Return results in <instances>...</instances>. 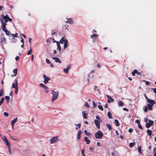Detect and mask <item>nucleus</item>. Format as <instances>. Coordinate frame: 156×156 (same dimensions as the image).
Here are the masks:
<instances>
[{"mask_svg":"<svg viewBox=\"0 0 156 156\" xmlns=\"http://www.w3.org/2000/svg\"><path fill=\"white\" fill-rule=\"evenodd\" d=\"M1 16L2 17L3 19H0V20L1 23V25H2L3 24H4L5 26L7 24L6 23L8 22V21L11 22L12 21V19L10 18L7 15H6L5 16L2 15Z\"/></svg>","mask_w":156,"mask_h":156,"instance_id":"f257e3e1","label":"nucleus"},{"mask_svg":"<svg viewBox=\"0 0 156 156\" xmlns=\"http://www.w3.org/2000/svg\"><path fill=\"white\" fill-rule=\"evenodd\" d=\"M51 94L53 96L51 99V102H53L55 100L57 99L58 97L59 92L58 91H55L54 90H51Z\"/></svg>","mask_w":156,"mask_h":156,"instance_id":"f03ea898","label":"nucleus"},{"mask_svg":"<svg viewBox=\"0 0 156 156\" xmlns=\"http://www.w3.org/2000/svg\"><path fill=\"white\" fill-rule=\"evenodd\" d=\"M103 136V133L100 130L98 131L97 132L95 133V136L96 139H101Z\"/></svg>","mask_w":156,"mask_h":156,"instance_id":"7ed1b4c3","label":"nucleus"},{"mask_svg":"<svg viewBox=\"0 0 156 156\" xmlns=\"http://www.w3.org/2000/svg\"><path fill=\"white\" fill-rule=\"evenodd\" d=\"M1 28L2 29V30L4 31L5 33V34L6 35L8 36L10 35V32L8 30L6 29V27L5 26L4 24H3L2 25H1Z\"/></svg>","mask_w":156,"mask_h":156,"instance_id":"20e7f679","label":"nucleus"},{"mask_svg":"<svg viewBox=\"0 0 156 156\" xmlns=\"http://www.w3.org/2000/svg\"><path fill=\"white\" fill-rule=\"evenodd\" d=\"M59 140L58 137L57 136L52 137L50 140L51 144H53L57 142Z\"/></svg>","mask_w":156,"mask_h":156,"instance_id":"39448f33","label":"nucleus"},{"mask_svg":"<svg viewBox=\"0 0 156 156\" xmlns=\"http://www.w3.org/2000/svg\"><path fill=\"white\" fill-rule=\"evenodd\" d=\"M0 136L2 138L3 140L5 142L7 146L9 145V143L8 141V139L6 138V137L5 136H3L1 134L0 135Z\"/></svg>","mask_w":156,"mask_h":156,"instance_id":"423d86ee","label":"nucleus"},{"mask_svg":"<svg viewBox=\"0 0 156 156\" xmlns=\"http://www.w3.org/2000/svg\"><path fill=\"white\" fill-rule=\"evenodd\" d=\"M43 77L44 79V82L45 84L48 83V81L50 80V78L48 76H46L45 74L43 75Z\"/></svg>","mask_w":156,"mask_h":156,"instance_id":"0eeeda50","label":"nucleus"},{"mask_svg":"<svg viewBox=\"0 0 156 156\" xmlns=\"http://www.w3.org/2000/svg\"><path fill=\"white\" fill-rule=\"evenodd\" d=\"M132 75L133 76L135 75V74H136L139 75L141 76L142 75V73L138 71L136 69H135L131 73Z\"/></svg>","mask_w":156,"mask_h":156,"instance_id":"6e6552de","label":"nucleus"},{"mask_svg":"<svg viewBox=\"0 0 156 156\" xmlns=\"http://www.w3.org/2000/svg\"><path fill=\"white\" fill-rule=\"evenodd\" d=\"M106 96L108 99L107 101L108 103L113 102L114 101V99L109 95H107Z\"/></svg>","mask_w":156,"mask_h":156,"instance_id":"1a4fd4ad","label":"nucleus"},{"mask_svg":"<svg viewBox=\"0 0 156 156\" xmlns=\"http://www.w3.org/2000/svg\"><path fill=\"white\" fill-rule=\"evenodd\" d=\"M95 124L97 128L99 129L100 128V123L99 121L97 119H95L94 121Z\"/></svg>","mask_w":156,"mask_h":156,"instance_id":"9d476101","label":"nucleus"},{"mask_svg":"<svg viewBox=\"0 0 156 156\" xmlns=\"http://www.w3.org/2000/svg\"><path fill=\"white\" fill-rule=\"evenodd\" d=\"M15 83H13L12 84V87L14 88H16L17 87H18V81L17 80H15Z\"/></svg>","mask_w":156,"mask_h":156,"instance_id":"9b49d317","label":"nucleus"},{"mask_svg":"<svg viewBox=\"0 0 156 156\" xmlns=\"http://www.w3.org/2000/svg\"><path fill=\"white\" fill-rule=\"evenodd\" d=\"M1 41L2 43H5L6 42V38L4 37V34H2L1 35Z\"/></svg>","mask_w":156,"mask_h":156,"instance_id":"f8f14e48","label":"nucleus"},{"mask_svg":"<svg viewBox=\"0 0 156 156\" xmlns=\"http://www.w3.org/2000/svg\"><path fill=\"white\" fill-rule=\"evenodd\" d=\"M71 67L70 65H69L67 66V68L64 69L63 71L66 73H67L69 72V70L70 68Z\"/></svg>","mask_w":156,"mask_h":156,"instance_id":"ddd939ff","label":"nucleus"},{"mask_svg":"<svg viewBox=\"0 0 156 156\" xmlns=\"http://www.w3.org/2000/svg\"><path fill=\"white\" fill-rule=\"evenodd\" d=\"M52 59H54L56 62H59L60 63H61V61L59 59L58 57H52Z\"/></svg>","mask_w":156,"mask_h":156,"instance_id":"4468645a","label":"nucleus"},{"mask_svg":"<svg viewBox=\"0 0 156 156\" xmlns=\"http://www.w3.org/2000/svg\"><path fill=\"white\" fill-rule=\"evenodd\" d=\"M148 103L150 104L154 105L155 103V102L153 100L148 99L147 100Z\"/></svg>","mask_w":156,"mask_h":156,"instance_id":"2eb2a0df","label":"nucleus"},{"mask_svg":"<svg viewBox=\"0 0 156 156\" xmlns=\"http://www.w3.org/2000/svg\"><path fill=\"white\" fill-rule=\"evenodd\" d=\"M67 21H66V23H69V24H71L73 23V20L71 18H67Z\"/></svg>","mask_w":156,"mask_h":156,"instance_id":"dca6fc26","label":"nucleus"},{"mask_svg":"<svg viewBox=\"0 0 156 156\" xmlns=\"http://www.w3.org/2000/svg\"><path fill=\"white\" fill-rule=\"evenodd\" d=\"M66 40V39H65V37H63L61 38L59 42L61 44H63L65 42Z\"/></svg>","mask_w":156,"mask_h":156,"instance_id":"f3484780","label":"nucleus"},{"mask_svg":"<svg viewBox=\"0 0 156 156\" xmlns=\"http://www.w3.org/2000/svg\"><path fill=\"white\" fill-rule=\"evenodd\" d=\"M153 105H153L148 104L147 106L148 109L150 110L151 111L153 110Z\"/></svg>","mask_w":156,"mask_h":156,"instance_id":"a211bd4d","label":"nucleus"},{"mask_svg":"<svg viewBox=\"0 0 156 156\" xmlns=\"http://www.w3.org/2000/svg\"><path fill=\"white\" fill-rule=\"evenodd\" d=\"M57 46L58 49V50L59 51V53H60L61 51V46L60 44V43L59 42H57Z\"/></svg>","mask_w":156,"mask_h":156,"instance_id":"6ab92c4d","label":"nucleus"},{"mask_svg":"<svg viewBox=\"0 0 156 156\" xmlns=\"http://www.w3.org/2000/svg\"><path fill=\"white\" fill-rule=\"evenodd\" d=\"M82 114L83 118L85 119H87V115L88 114V113H86L85 111H83L82 112Z\"/></svg>","mask_w":156,"mask_h":156,"instance_id":"aec40b11","label":"nucleus"},{"mask_svg":"<svg viewBox=\"0 0 156 156\" xmlns=\"http://www.w3.org/2000/svg\"><path fill=\"white\" fill-rule=\"evenodd\" d=\"M17 120V118L16 117L11 122V125H14Z\"/></svg>","mask_w":156,"mask_h":156,"instance_id":"412c9836","label":"nucleus"},{"mask_svg":"<svg viewBox=\"0 0 156 156\" xmlns=\"http://www.w3.org/2000/svg\"><path fill=\"white\" fill-rule=\"evenodd\" d=\"M68 40L66 39L65 42L64 43V48L65 49L68 46Z\"/></svg>","mask_w":156,"mask_h":156,"instance_id":"4be33fe9","label":"nucleus"},{"mask_svg":"<svg viewBox=\"0 0 156 156\" xmlns=\"http://www.w3.org/2000/svg\"><path fill=\"white\" fill-rule=\"evenodd\" d=\"M84 139L85 141L86 142V144H89L90 141L88 139V138L87 137H85Z\"/></svg>","mask_w":156,"mask_h":156,"instance_id":"5701e85b","label":"nucleus"},{"mask_svg":"<svg viewBox=\"0 0 156 156\" xmlns=\"http://www.w3.org/2000/svg\"><path fill=\"white\" fill-rule=\"evenodd\" d=\"M81 134V131L80 130L79 131L78 133L77 139L78 140L80 139Z\"/></svg>","mask_w":156,"mask_h":156,"instance_id":"b1692460","label":"nucleus"},{"mask_svg":"<svg viewBox=\"0 0 156 156\" xmlns=\"http://www.w3.org/2000/svg\"><path fill=\"white\" fill-rule=\"evenodd\" d=\"M17 69L16 68L13 70V73L15 74H14V76H16L17 73Z\"/></svg>","mask_w":156,"mask_h":156,"instance_id":"393cba45","label":"nucleus"},{"mask_svg":"<svg viewBox=\"0 0 156 156\" xmlns=\"http://www.w3.org/2000/svg\"><path fill=\"white\" fill-rule=\"evenodd\" d=\"M107 115L109 118H112V114L110 111L108 112Z\"/></svg>","mask_w":156,"mask_h":156,"instance_id":"a878e982","label":"nucleus"},{"mask_svg":"<svg viewBox=\"0 0 156 156\" xmlns=\"http://www.w3.org/2000/svg\"><path fill=\"white\" fill-rule=\"evenodd\" d=\"M124 103L122 101H119L118 102V105L119 106H123Z\"/></svg>","mask_w":156,"mask_h":156,"instance_id":"bb28decb","label":"nucleus"},{"mask_svg":"<svg viewBox=\"0 0 156 156\" xmlns=\"http://www.w3.org/2000/svg\"><path fill=\"white\" fill-rule=\"evenodd\" d=\"M106 126L109 130H110L112 129V126L110 124H106Z\"/></svg>","mask_w":156,"mask_h":156,"instance_id":"cd10ccee","label":"nucleus"},{"mask_svg":"<svg viewBox=\"0 0 156 156\" xmlns=\"http://www.w3.org/2000/svg\"><path fill=\"white\" fill-rule=\"evenodd\" d=\"M5 98L6 100L7 103H9L10 100V97L9 96H6L5 97Z\"/></svg>","mask_w":156,"mask_h":156,"instance_id":"c85d7f7f","label":"nucleus"},{"mask_svg":"<svg viewBox=\"0 0 156 156\" xmlns=\"http://www.w3.org/2000/svg\"><path fill=\"white\" fill-rule=\"evenodd\" d=\"M147 133L149 135L151 136V135L152 134V131L150 130V129H147Z\"/></svg>","mask_w":156,"mask_h":156,"instance_id":"c756f323","label":"nucleus"},{"mask_svg":"<svg viewBox=\"0 0 156 156\" xmlns=\"http://www.w3.org/2000/svg\"><path fill=\"white\" fill-rule=\"evenodd\" d=\"M135 143L134 142L130 143L129 144V147H132L135 145Z\"/></svg>","mask_w":156,"mask_h":156,"instance_id":"7c9ffc66","label":"nucleus"},{"mask_svg":"<svg viewBox=\"0 0 156 156\" xmlns=\"http://www.w3.org/2000/svg\"><path fill=\"white\" fill-rule=\"evenodd\" d=\"M84 133L86 135L88 136H90L91 135V134L90 133H88L87 131L86 130H84Z\"/></svg>","mask_w":156,"mask_h":156,"instance_id":"2f4dec72","label":"nucleus"},{"mask_svg":"<svg viewBox=\"0 0 156 156\" xmlns=\"http://www.w3.org/2000/svg\"><path fill=\"white\" fill-rule=\"evenodd\" d=\"M141 146H138V150L139 152L140 153V154H141L142 153V152L141 151Z\"/></svg>","mask_w":156,"mask_h":156,"instance_id":"473e14b6","label":"nucleus"},{"mask_svg":"<svg viewBox=\"0 0 156 156\" xmlns=\"http://www.w3.org/2000/svg\"><path fill=\"white\" fill-rule=\"evenodd\" d=\"M115 123L116 124V125L117 126H119V121L118 120L115 119Z\"/></svg>","mask_w":156,"mask_h":156,"instance_id":"72a5a7b5","label":"nucleus"},{"mask_svg":"<svg viewBox=\"0 0 156 156\" xmlns=\"http://www.w3.org/2000/svg\"><path fill=\"white\" fill-rule=\"evenodd\" d=\"M148 107L147 106H145L144 107L143 109L145 112H146L147 111Z\"/></svg>","mask_w":156,"mask_h":156,"instance_id":"f704fd0d","label":"nucleus"},{"mask_svg":"<svg viewBox=\"0 0 156 156\" xmlns=\"http://www.w3.org/2000/svg\"><path fill=\"white\" fill-rule=\"evenodd\" d=\"M11 35L12 36V37L14 38V37H18V36H17V34H18L17 33H16V34H11Z\"/></svg>","mask_w":156,"mask_h":156,"instance_id":"c9c22d12","label":"nucleus"},{"mask_svg":"<svg viewBox=\"0 0 156 156\" xmlns=\"http://www.w3.org/2000/svg\"><path fill=\"white\" fill-rule=\"evenodd\" d=\"M7 146L8 147V150H9V151L10 154H12V152L11 151V149L10 148V144H9V145Z\"/></svg>","mask_w":156,"mask_h":156,"instance_id":"e433bc0d","label":"nucleus"},{"mask_svg":"<svg viewBox=\"0 0 156 156\" xmlns=\"http://www.w3.org/2000/svg\"><path fill=\"white\" fill-rule=\"evenodd\" d=\"M148 123L151 126H152L154 123V122L153 121L151 120V119H149V120Z\"/></svg>","mask_w":156,"mask_h":156,"instance_id":"4c0bfd02","label":"nucleus"},{"mask_svg":"<svg viewBox=\"0 0 156 156\" xmlns=\"http://www.w3.org/2000/svg\"><path fill=\"white\" fill-rule=\"evenodd\" d=\"M3 92L4 91L3 89H2L0 90V97L3 95Z\"/></svg>","mask_w":156,"mask_h":156,"instance_id":"58836bf2","label":"nucleus"},{"mask_svg":"<svg viewBox=\"0 0 156 156\" xmlns=\"http://www.w3.org/2000/svg\"><path fill=\"white\" fill-rule=\"evenodd\" d=\"M151 126L147 122L146 124V127L147 128H149Z\"/></svg>","mask_w":156,"mask_h":156,"instance_id":"ea45409f","label":"nucleus"},{"mask_svg":"<svg viewBox=\"0 0 156 156\" xmlns=\"http://www.w3.org/2000/svg\"><path fill=\"white\" fill-rule=\"evenodd\" d=\"M85 106L88 108H89L90 107V105L86 101L85 102Z\"/></svg>","mask_w":156,"mask_h":156,"instance_id":"a19ab883","label":"nucleus"},{"mask_svg":"<svg viewBox=\"0 0 156 156\" xmlns=\"http://www.w3.org/2000/svg\"><path fill=\"white\" fill-rule=\"evenodd\" d=\"M39 86L42 87L43 88H46V86L44 85L43 84L41 83L39 84Z\"/></svg>","mask_w":156,"mask_h":156,"instance_id":"79ce46f5","label":"nucleus"},{"mask_svg":"<svg viewBox=\"0 0 156 156\" xmlns=\"http://www.w3.org/2000/svg\"><path fill=\"white\" fill-rule=\"evenodd\" d=\"M46 63L48 64H50L51 63V62L50 61V60L48 58L46 59Z\"/></svg>","mask_w":156,"mask_h":156,"instance_id":"37998d69","label":"nucleus"},{"mask_svg":"<svg viewBox=\"0 0 156 156\" xmlns=\"http://www.w3.org/2000/svg\"><path fill=\"white\" fill-rule=\"evenodd\" d=\"M4 98H2L0 101V105H1L2 103L4 101Z\"/></svg>","mask_w":156,"mask_h":156,"instance_id":"c03bdc74","label":"nucleus"},{"mask_svg":"<svg viewBox=\"0 0 156 156\" xmlns=\"http://www.w3.org/2000/svg\"><path fill=\"white\" fill-rule=\"evenodd\" d=\"M98 108L101 111L103 110V107L101 105H99L98 106Z\"/></svg>","mask_w":156,"mask_h":156,"instance_id":"a18cd8bd","label":"nucleus"},{"mask_svg":"<svg viewBox=\"0 0 156 156\" xmlns=\"http://www.w3.org/2000/svg\"><path fill=\"white\" fill-rule=\"evenodd\" d=\"M46 88H44V89L45 92L46 93H47L49 91V90H48V88L46 86Z\"/></svg>","mask_w":156,"mask_h":156,"instance_id":"49530a36","label":"nucleus"},{"mask_svg":"<svg viewBox=\"0 0 156 156\" xmlns=\"http://www.w3.org/2000/svg\"><path fill=\"white\" fill-rule=\"evenodd\" d=\"M98 36V35H97L96 34H93L91 36V37L93 39L94 37H97Z\"/></svg>","mask_w":156,"mask_h":156,"instance_id":"de8ad7c7","label":"nucleus"},{"mask_svg":"<svg viewBox=\"0 0 156 156\" xmlns=\"http://www.w3.org/2000/svg\"><path fill=\"white\" fill-rule=\"evenodd\" d=\"M143 81L145 82V84L147 85H149L150 84V83L149 81H147L145 80H143Z\"/></svg>","mask_w":156,"mask_h":156,"instance_id":"09e8293b","label":"nucleus"},{"mask_svg":"<svg viewBox=\"0 0 156 156\" xmlns=\"http://www.w3.org/2000/svg\"><path fill=\"white\" fill-rule=\"evenodd\" d=\"M32 51V49H31V48H30V50H29L28 51V53H27V54L28 55H30V54H31V53Z\"/></svg>","mask_w":156,"mask_h":156,"instance_id":"8fccbe9b","label":"nucleus"},{"mask_svg":"<svg viewBox=\"0 0 156 156\" xmlns=\"http://www.w3.org/2000/svg\"><path fill=\"white\" fill-rule=\"evenodd\" d=\"M92 102H93V107L94 108L97 105V104L95 103L94 101H92Z\"/></svg>","mask_w":156,"mask_h":156,"instance_id":"3c124183","label":"nucleus"},{"mask_svg":"<svg viewBox=\"0 0 156 156\" xmlns=\"http://www.w3.org/2000/svg\"><path fill=\"white\" fill-rule=\"evenodd\" d=\"M138 127L139 129H143V128L141 126V125L140 124H138Z\"/></svg>","mask_w":156,"mask_h":156,"instance_id":"603ef678","label":"nucleus"},{"mask_svg":"<svg viewBox=\"0 0 156 156\" xmlns=\"http://www.w3.org/2000/svg\"><path fill=\"white\" fill-rule=\"evenodd\" d=\"M84 149L82 150L81 151L82 154V155H83V156H86L85 154L84 153Z\"/></svg>","mask_w":156,"mask_h":156,"instance_id":"864d4df0","label":"nucleus"},{"mask_svg":"<svg viewBox=\"0 0 156 156\" xmlns=\"http://www.w3.org/2000/svg\"><path fill=\"white\" fill-rule=\"evenodd\" d=\"M15 89V93L16 94H17L18 93V87H17Z\"/></svg>","mask_w":156,"mask_h":156,"instance_id":"5fc2aeb1","label":"nucleus"},{"mask_svg":"<svg viewBox=\"0 0 156 156\" xmlns=\"http://www.w3.org/2000/svg\"><path fill=\"white\" fill-rule=\"evenodd\" d=\"M4 115L5 116L7 117L9 115V114L6 112H4Z\"/></svg>","mask_w":156,"mask_h":156,"instance_id":"6e6d98bb","label":"nucleus"},{"mask_svg":"<svg viewBox=\"0 0 156 156\" xmlns=\"http://www.w3.org/2000/svg\"><path fill=\"white\" fill-rule=\"evenodd\" d=\"M96 118L98 119V120H99V121H101V119H100V118L98 116H96Z\"/></svg>","mask_w":156,"mask_h":156,"instance_id":"4d7b16f0","label":"nucleus"},{"mask_svg":"<svg viewBox=\"0 0 156 156\" xmlns=\"http://www.w3.org/2000/svg\"><path fill=\"white\" fill-rule=\"evenodd\" d=\"M152 90H153L154 93H156V88H152Z\"/></svg>","mask_w":156,"mask_h":156,"instance_id":"13d9d810","label":"nucleus"},{"mask_svg":"<svg viewBox=\"0 0 156 156\" xmlns=\"http://www.w3.org/2000/svg\"><path fill=\"white\" fill-rule=\"evenodd\" d=\"M57 42H58V41H55V40L54 38H53V39H52V42L53 43H54L56 42V44H57Z\"/></svg>","mask_w":156,"mask_h":156,"instance_id":"bf43d9fd","label":"nucleus"},{"mask_svg":"<svg viewBox=\"0 0 156 156\" xmlns=\"http://www.w3.org/2000/svg\"><path fill=\"white\" fill-rule=\"evenodd\" d=\"M128 132L129 133H131L133 132V129L132 128H130L129 129Z\"/></svg>","mask_w":156,"mask_h":156,"instance_id":"052dcab7","label":"nucleus"},{"mask_svg":"<svg viewBox=\"0 0 156 156\" xmlns=\"http://www.w3.org/2000/svg\"><path fill=\"white\" fill-rule=\"evenodd\" d=\"M123 110L125 111H126V112H128V109L126 108H123Z\"/></svg>","mask_w":156,"mask_h":156,"instance_id":"680f3d73","label":"nucleus"},{"mask_svg":"<svg viewBox=\"0 0 156 156\" xmlns=\"http://www.w3.org/2000/svg\"><path fill=\"white\" fill-rule=\"evenodd\" d=\"M75 125L76 126H78V127L79 128H80V126H81V124L79 123H78V124L76 125V124H75Z\"/></svg>","mask_w":156,"mask_h":156,"instance_id":"e2e57ef3","label":"nucleus"},{"mask_svg":"<svg viewBox=\"0 0 156 156\" xmlns=\"http://www.w3.org/2000/svg\"><path fill=\"white\" fill-rule=\"evenodd\" d=\"M20 59V58L19 57V56H17L15 58V59L17 61H18V60H19Z\"/></svg>","mask_w":156,"mask_h":156,"instance_id":"0e129e2a","label":"nucleus"},{"mask_svg":"<svg viewBox=\"0 0 156 156\" xmlns=\"http://www.w3.org/2000/svg\"><path fill=\"white\" fill-rule=\"evenodd\" d=\"M136 122L138 124H140L139 120L138 119H137L136 121Z\"/></svg>","mask_w":156,"mask_h":156,"instance_id":"69168bd1","label":"nucleus"},{"mask_svg":"<svg viewBox=\"0 0 156 156\" xmlns=\"http://www.w3.org/2000/svg\"><path fill=\"white\" fill-rule=\"evenodd\" d=\"M4 8L3 6H0V10H2L3 9H4Z\"/></svg>","mask_w":156,"mask_h":156,"instance_id":"338daca9","label":"nucleus"},{"mask_svg":"<svg viewBox=\"0 0 156 156\" xmlns=\"http://www.w3.org/2000/svg\"><path fill=\"white\" fill-rule=\"evenodd\" d=\"M97 66L98 67V68H100L101 67V65L100 64H99V63H98L97 64Z\"/></svg>","mask_w":156,"mask_h":156,"instance_id":"774afa93","label":"nucleus"}]
</instances>
